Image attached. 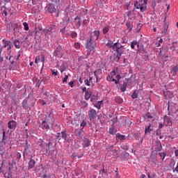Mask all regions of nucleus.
<instances>
[{
  "label": "nucleus",
  "mask_w": 178,
  "mask_h": 178,
  "mask_svg": "<svg viewBox=\"0 0 178 178\" xmlns=\"http://www.w3.org/2000/svg\"><path fill=\"white\" fill-rule=\"evenodd\" d=\"M108 31H109V26H105L103 29V33L104 34H106V33H108Z\"/></svg>",
  "instance_id": "nucleus-32"
},
{
  "label": "nucleus",
  "mask_w": 178,
  "mask_h": 178,
  "mask_svg": "<svg viewBox=\"0 0 178 178\" xmlns=\"http://www.w3.org/2000/svg\"><path fill=\"white\" fill-rule=\"evenodd\" d=\"M175 154L177 156H178V149L175 150Z\"/></svg>",
  "instance_id": "nucleus-58"
},
{
  "label": "nucleus",
  "mask_w": 178,
  "mask_h": 178,
  "mask_svg": "<svg viewBox=\"0 0 178 178\" xmlns=\"http://www.w3.org/2000/svg\"><path fill=\"white\" fill-rule=\"evenodd\" d=\"M3 47L2 48H6L7 47V49L8 51H10V49H12V47H13V45H12V44H10V41L9 40H6L5 39L3 40Z\"/></svg>",
  "instance_id": "nucleus-4"
},
{
  "label": "nucleus",
  "mask_w": 178,
  "mask_h": 178,
  "mask_svg": "<svg viewBox=\"0 0 178 178\" xmlns=\"http://www.w3.org/2000/svg\"><path fill=\"white\" fill-rule=\"evenodd\" d=\"M120 48H122V44H120L119 42H115L113 46V49L117 51V52H119V49Z\"/></svg>",
  "instance_id": "nucleus-8"
},
{
  "label": "nucleus",
  "mask_w": 178,
  "mask_h": 178,
  "mask_svg": "<svg viewBox=\"0 0 178 178\" xmlns=\"http://www.w3.org/2000/svg\"><path fill=\"white\" fill-rule=\"evenodd\" d=\"M178 70V65H177L175 67H172V72L175 74H176Z\"/></svg>",
  "instance_id": "nucleus-33"
},
{
  "label": "nucleus",
  "mask_w": 178,
  "mask_h": 178,
  "mask_svg": "<svg viewBox=\"0 0 178 178\" xmlns=\"http://www.w3.org/2000/svg\"><path fill=\"white\" fill-rule=\"evenodd\" d=\"M61 135H62V133L61 134L58 133L57 137H60Z\"/></svg>",
  "instance_id": "nucleus-62"
},
{
  "label": "nucleus",
  "mask_w": 178,
  "mask_h": 178,
  "mask_svg": "<svg viewBox=\"0 0 178 178\" xmlns=\"http://www.w3.org/2000/svg\"><path fill=\"white\" fill-rule=\"evenodd\" d=\"M162 127H163V124L160 123L159 126V129H162Z\"/></svg>",
  "instance_id": "nucleus-52"
},
{
  "label": "nucleus",
  "mask_w": 178,
  "mask_h": 178,
  "mask_svg": "<svg viewBox=\"0 0 178 178\" xmlns=\"http://www.w3.org/2000/svg\"><path fill=\"white\" fill-rule=\"evenodd\" d=\"M1 52H2V49L0 50V54H1ZM1 62H3V57L0 56V63Z\"/></svg>",
  "instance_id": "nucleus-45"
},
{
  "label": "nucleus",
  "mask_w": 178,
  "mask_h": 178,
  "mask_svg": "<svg viewBox=\"0 0 178 178\" xmlns=\"http://www.w3.org/2000/svg\"><path fill=\"white\" fill-rule=\"evenodd\" d=\"M23 26H24V30H26V31H29V24H27V22H24Z\"/></svg>",
  "instance_id": "nucleus-31"
},
{
  "label": "nucleus",
  "mask_w": 178,
  "mask_h": 178,
  "mask_svg": "<svg viewBox=\"0 0 178 178\" xmlns=\"http://www.w3.org/2000/svg\"><path fill=\"white\" fill-rule=\"evenodd\" d=\"M88 115L90 120H92L95 118L97 117V111L91 108L89 110Z\"/></svg>",
  "instance_id": "nucleus-3"
},
{
  "label": "nucleus",
  "mask_w": 178,
  "mask_h": 178,
  "mask_svg": "<svg viewBox=\"0 0 178 178\" xmlns=\"http://www.w3.org/2000/svg\"><path fill=\"white\" fill-rule=\"evenodd\" d=\"M83 147L86 148V147L90 146V140L88 139H86L83 143Z\"/></svg>",
  "instance_id": "nucleus-19"
},
{
  "label": "nucleus",
  "mask_w": 178,
  "mask_h": 178,
  "mask_svg": "<svg viewBox=\"0 0 178 178\" xmlns=\"http://www.w3.org/2000/svg\"><path fill=\"white\" fill-rule=\"evenodd\" d=\"M116 79L118 81L120 80V75H119V74L116 75Z\"/></svg>",
  "instance_id": "nucleus-56"
},
{
  "label": "nucleus",
  "mask_w": 178,
  "mask_h": 178,
  "mask_svg": "<svg viewBox=\"0 0 178 178\" xmlns=\"http://www.w3.org/2000/svg\"><path fill=\"white\" fill-rule=\"evenodd\" d=\"M113 72H111L108 76H107V81H113Z\"/></svg>",
  "instance_id": "nucleus-23"
},
{
  "label": "nucleus",
  "mask_w": 178,
  "mask_h": 178,
  "mask_svg": "<svg viewBox=\"0 0 178 178\" xmlns=\"http://www.w3.org/2000/svg\"><path fill=\"white\" fill-rule=\"evenodd\" d=\"M74 48H76V49H80L81 45L80 44L79 42H75L74 44Z\"/></svg>",
  "instance_id": "nucleus-27"
},
{
  "label": "nucleus",
  "mask_w": 178,
  "mask_h": 178,
  "mask_svg": "<svg viewBox=\"0 0 178 178\" xmlns=\"http://www.w3.org/2000/svg\"><path fill=\"white\" fill-rule=\"evenodd\" d=\"M35 63H38V60H37V58L35 60Z\"/></svg>",
  "instance_id": "nucleus-64"
},
{
  "label": "nucleus",
  "mask_w": 178,
  "mask_h": 178,
  "mask_svg": "<svg viewBox=\"0 0 178 178\" xmlns=\"http://www.w3.org/2000/svg\"><path fill=\"white\" fill-rule=\"evenodd\" d=\"M137 97H138V95L136 92H134L131 95V97L133 98V99H136V98H137Z\"/></svg>",
  "instance_id": "nucleus-41"
},
{
  "label": "nucleus",
  "mask_w": 178,
  "mask_h": 178,
  "mask_svg": "<svg viewBox=\"0 0 178 178\" xmlns=\"http://www.w3.org/2000/svg\"><path fill=\"white\" fill-rule=\"evenodd\" d=\"M159 42L160 44H162V42H163V40L162 38H161L159 40Z\"/></svg>",
  "instance_id": "nucleus-57"
},
{
  "label": "nucleus",
  "mask_w": 178,
  "mask_h": 178,
  "mask_svg": "<svg viewBox=\"0 0 178 178\" xmlns=\"http://www.w3.org/2000/svg\"><path fill=\"white\" fill-rule=\"evenodd\" d=\"M103 101H99L97 103L95 104V107L97 109H101V105H102Z\"/></svg>",
  "instance_id": "nucleus-18"
},
{
  "label": "nucleus",
  "mask_w": 178,
  "mask_h": 178,
  "mask_svg": "<svg viewBox=\"0 0 178 178\" xmlns=\"http://www.w3.org/2000/svg\"><path fill=\"white\" fill-rule=\"evenodd\" d=\"M34 166H35V160L31 159L29 161V168L33 169V168H34Z\"/></svg>",
  "instance_id": "nucleus-11"
},
{
  "label": "nucleus",
  "mask_w": 178,
  "mask_h": 178,
  "mask_svg": "<svg viewBox=\"0 0 178 178\" xmlns=\"http://www.w3.org/2000/svg\"><path fill=\"white\" fill-rule=\"evenodd\" d=\"M142 5L143 4H138V2L136 1V3H135V8H136V9H140Z\"/></svg>",
  "instance_id": "nucleus-35"
},
{
  "label": "nucleus",
  "mask_w": 178,
  "mask_h": 178,
  "mask_svg": "<svg viewBox=\"0 0 178 178\" xmlns=\"http://www.w3.org/2000/svg\"><path fill=\"white\" fill-rule=\"evenodd\" d=\"M5 152V148L3 147V145H0V155H2Z\"/></svg>",
  "instance_id": "nucleus-30"
},
{
  "label": "nucleus",
  "mask_w": 178,
  "mask_h": 178,
  "mask_svg": "<svg viewBox=\"0 0 178 178\" xmlns=\"http://www.w3.org/2000/svg\"><path fill=\"white\" fill-rule=\"evenodd\" d=\"M90 98H91V92H86L85 93V99H90Z\"/></svg>",
  "instance_id": "nucleus-21"
},
{
  "label": "nucleus",
  "mask_w": 178,
  "mask_h": 178,
  "mask_svg": "<svg viewBox=\"0 0 178 178\" xmlns=\"http://www.w3.org/2000/svg\"><path fill=\"white\" fill-rule=\"evenodd\" d=\"M172 122L170 121V119H169V117L165 116L164 117V124L167 126V124H170Z\"/></svg>",
  "instance_id": "nucleus-13"
},
{
  "label": "nucleus",
  "mask_w": 178,
  "mask_h": 178,
  "mask_svg": "<svg viewBox=\"0 0 178 178\" xmlns=\"http://www.w3.org/2000/svg\"><path fill=\"white\" fill-rule=\"evenodd\" d=\"M36 60H38V62H40V60H41V57H40V56H37Z\"/></svg>",
  "instance_id": "nucleus-54"
},
{
  "label": "nucleus",
  "mask_w": 178,
  "mask_h": 178,
  "mask_svg": "<svg viewBox=\"0 0 178 178\" xmlns=\"http://www.w3.org/2000/svg\"><path fill=\"white\" fill-rule=\"evenodd\" d=\"M175 171L178 172V165H177V167L175 168Z\"/></svg>",
  "instance_id": "nucleus-63"
},
{
  "label": "nucleus",
  "mask_w": 178,
  "mask_h": 178,
  "mask_svg": "<svg viewBox=\"0 0 178 178\" xmlns=\"http://www.w3.org/2000/svg\"><path fill=\"white\" fill-rule=\"evenodd\" d=\"M137 44V41H134V42H131V48L132 49H136V44Z\"/></svg>",
  "instance_id": "nucleus-29"
},
{
  "label": "nucleus",
  "mask_w": 178,
  "mask_h": 178,
  "mask_svg": "<svg viewBox=\"0 0 178 178\" xmlns=\"http://www.w3.org/2000/svg\"><path fill=\"white\" fill-rule=\"evenodd\" d=\"M114 44H113V42L112 40H108L106 43V47H108V48H112L113 49Z\"/></svg>",
  "instance_id": "nucleus-17"
},
{
  "label": "nucleus",
  "mask_w": 178,
  "mask_h": 178,
  "mask_svg": "<svg viewBox=\"0 0 178 178\" xmlns=\"http://www.w3.org/2000/svg\"><path fill=\"white\" fill-rule=\"evenodd\" d=\"M140 178H145V175L144 174L141 175Z\"/></svg>",
  "instance_id": "nucleus-59"
},
{
  "label": "nucleus",
  "mask_w": 178,
  "mask_h": 178,
  "mask_svg": "<svg viewBox=\"0 0 178 178\" xmlns=\"http://www.w3.org/2000/svg\"><path fill=\"white\" fill-rule=\"evenodd\" d=\"M61 137H62V138H64V140H66V138H67V134H66V132L62 131Z\"/></svg>",
  "instance_id": "nucleus-28"
},
{
  "label": "nucleus",
  "mask_w": 178,
  "mask_h": 178,
  "mask_svg": "<svg viewBox=\"0 0 178 178\" xmlns=\"http://www.w3.org/2000/svg\"><path fill=\"white\" fill-rule=\"evenodd\" d=\"M113 81L115 82V84H119V80L118 79H113Z\"/></svg>",
  "instance_id": "nucleus-49"
},
{
  "label": "nucleus",
  "mask_w": 178,
  "mask_h": 178,
  "mask_svg": "<svg viewBox=\"0 0 178 178\" xmlns=\"http://www.w3.org/2000/svg\"><path fill=\"white\" fill-rule=\"evenodd\" d=\"M66 30V27H64L63 29H60V33H65Z\"/></svg>",
  "instance_id": "nucleus-50"
},
{
  "label": "nucleus",
  "mask_w": 178,
  "mask_h": 178,
  "mask_svg": "<svg viewBox=\"0 0 178 178\" xmlns=\"http://www.w3.org/2000/svg\"><path fill=\"white\" fill-rule=\"evenodd\" d=\"M140 12H145L147 10V0H143V4L140 6Z\"/></svg>",
  "instance_id": "nucleus-9"
},
{
  "label": "nucleus",
  "mask_w": 178,
  "mask_h": 178,
  "mask_svg": "<svg viewBox=\"0 0 178 178\" xmlns=\"http://www.w3.org/2000/svg\"><path fill=\"white\" fill-rule=\"evenodd\" d=\"M156 150L159 152L162 150V145H159V147H156Z\"/></svg>",
  "instance_id": "nucleus-42"
},
{
  "label": "nucleus",
  "mask_w": 178,
  "mask_h": 178,
  "mask_svg": "<svg viewBox=\"0 0 178 178\" xmlns=\"http://www.w3.org/2000/svg\"><path fill=\"white\" fill-rule=\"evenodd\" d=\"M127 27H128L129 30H131V27H130V23L127 24Z\"/></svg>",
  "instance_id": "nucleus-55"
},
{
  "label": "nucleus",
  "mask_w": 178,
  "mask_h": 178,
  "mask_svg": "<svg viewBox=\"0 0 178 178\" xmlns=\"http://www.w3.org/2000/svg\"><path fill=\"white\" fill-rule=\"evenodd\" d=\"M117 99H118V101L117 102L118 104H122V98L118 97Z\"/></svg>",
  "instance_id": "nucleus-48"
},
{
  "label": "nucleus",
  "mask_w": 178,
  "mask_h": 178,
  "mask_svg": "<svg viewBox=\"0 0 178 178\" xmlns=\"http://www.w3.org/2000/svg\"><path fill=\"white\" fill-rule=\"evenodd\" d=\"M55 119L54 118V114L50 113L47 114L45 117V120L42 122V130H49V129L54 128V123Z\"/></svg>",
  "instance_id": "nucleus-2"
},
{
  "label": "nucleus",
  "mask_w": 178,
  "mask_h": 178,
  "mask_svg": "<svg viewBox=\"0 0 178 178\" xmlns=\"http://www.w3.org/2000/svg\"><path fill=\"white\" fill-rule=\"evenodd\" d=\"M55 56L58 58H62L63 56V53H62V47L58 46L56 49L54 51Z\"/></svg>",
  "instance_id": "nucleus-5"
},
{
  "label": "nucleus",
  "mask_w": 178,
  "mask_h": 178,
  "mask_svg": "<svg viewBox=\"0 0 178 178\" xmlns=\"http://www.w3.org/2000/svg\"><path fill=\"white\" fill-rule=\"evenodd\" d=\"M164 60H165V62L168 61V60H169V56H166L164 58Z\"/></svg>",
  "instance_id": "nucleus-53"
},
{
  "label": "nucleus",
  "mask_w": 178,
  "mask_h": 178,
  "mask_svg": "<svg viewBox=\"0 0 178 178\" xmlns=\"http://www.w3.org/2000/svg\"><path fill=\"white\" fill-rule=\"evenodd\" d=\"M8 129H11L13 130L14 129H16V122L15 121H10L8 123Z\"/></svg>",
  "instance_id": "nucleus-7"
},
{
  "label": "nucleus",
  "mask_w": 178,
  "mask_h": 178,
  "mask_svg": "<svg viewBox=\"0 0 178 178\" xmlns=\"http://www.w3.org/2000/svg\"><path fill=\"white\" fill-rule=\"evenodd\" d=\"M85 84H86V86H91V82L88 79H86Z\"/></svg>",
  "instance_id": "nucleus-37"
},
{
  "label": "nucleus",
  "mask_w": 178,
  "mask_h": 178,
  "mask_svg": "<svg viewBox=\"0 0 178 178\" xmlns=\"http://www.w3.org/2000/svg\"><path fill=\"white\" fill-rule=\"evenodd\" d=\"M49 12H50V13H55V12H56V8L55 6L51 5L49 7Z\"/></svg>",
  "instance_id": "nucleus-15"
},
{
  "label": "nucleus",
  "mask_w": 178,
  "mask_h": 178,
  "mask_svg": "<svg viewBox=\"0 0 178 178\" xmlns=\"http://www.w3.org/2000/svg\"><path fill=\"white\" fill-rule=\"evenodd\" d=\"M41 60H42V63H44L45 62V57L42 56L41 57Z\"/></svg>",
  "instance_id": "nucleus-51"
},
{
  "label": "nucleus",
  "mask_w": 178,
  "mask_h": 178,
  "mask_svg": "<svg viewBox=\"0 0 178 178\" xmlns=\"http://www.w3.org/2000/svg\"><path fill=\"white\" fill-rule=\"evenodd\" d=\"M60 70L61 73H63V72H65V70H66V67H65L64 65H61L60 67Z\"/></svg>",
  "instance_id": "nucleus-38"
},
{
  "label": "nucleus",
  "mask_w": 178,
  "mask_h": 178,
  "mask_svg": "<svg viewBox=\"0 0 178 178\" xmlns=\"http://www.w3.org/2000/svg\"><path fill=\"white\" fill-rule=\"evenodd\" d=\"M85 126H87V122H86V121H82L81 124V127H82V129H83L85 127Z\"/></svg>",
  "instance_id": "nucleus-36"
},
{
  "label": "nucleus",
  "mask_w": 178,
  "mask_h": 178,
  "mask_svg": "<svg viewBox=\"0 0 178 178\" xmlns=\"http://www.w3.org/2000/svg\"><path fill=\"white\" fill-rule=\"evenodd\" d=\"M51 73H52L53 76H55V77H56V76H58V71L55 72L51 70Z\"/></svg>",
  "instance_id": "nucleus-43"
},
{
  "label": "nucleus",
  "mask_w": 178,
  "mask_h": 178,
  "mask_svg": "<svg viewBox=\"0 0 178 178\" xmlns=\"http://www.w3.org/2000/svg\"><path fill=\"white\" fill-rule=\"evenodd\" d=\"M126 87H127V83L126 82H124L120 88L122 92H124V91H126Z\"/></svg>",
  "instance_id": "nucleus-20"
},
{
  "label": "nucleus",
  "mask_w": 178,
  "mask_h": 178,
  "mask_svg": "<svg viewBox=\"0 0 178 178\" xmlns=\"http://www.w3.org/2000/svg\"><path fill=\"white\" fill-rule=\"evenodd\" d=\"M5 178H12V172L9 171L8 173L4 175Z\"/></svg>",
  "instance_id": "nucleus-26"
},
{
  "label": "nucleus",
  "mask_w": 178,
  "mask_h": 178,
  "mask_svg": "<svg viewBox=\"0 0 178 178\" xmlns=\"http://www.w3.org/2000/svg\"><path fill=\"white\" fill-rule=\"evenodd\" d=\"M102 74V70H97L96 71H95V72H94V74H95V77H96V79H97V81L98 82V77H99V76L100 75V74Z\"/></svg>",
  "instance_id": "nucleus-12"
},
{
  "label": "nucleus",
  "mask_w": 178,
  "mask_h": 178,
  "mask_svg": "<svg viewBox=\"0 0 178 178\" xmlns=\"http://www.w3.org/2000/svg\"><path fill=\"white\" fill-rule=\"evenodd\" d=\"M152 131V129L151 128V124H149L148 127H145V133L146 134H149Z\"/></svg>",
  "instance_id": "nucleus-16"
},
{
  "label": "nucleus",
  "mask_w": 178,
  "mask_h": 178,
  "mask_svg": "<svg viewBox=\"0 0 178 178\" xmlns=\"http://www.w3.org/2000/svg\"><path fill=\"white\" fill-rule=\"evenodd\" d=\"M99 37V31H94L90 35V40L87 42L86 48L88 49V54L90 55L91 52H95V48H97V40Z\"/></svg>",
  "instance_id": "nucleus-1"
},
{
  "label": "nucleus",
  "mask_w": 178,
  "mask_h": 178,
  "mask_svg": "<svg viewBox=\"0 0 178 178\" xmlns=\"http://www.w3.org/2000/svg\"><path fill=\"white\" fill-rule=\"evenodd\" d=\"M87 90V88L84 87L82 88V91H86Z\"/></svg>",
  "instance_id": "nucleus-61"
},
{
  "label": "nucleus",
  "mask_w": 178,
  "mask_h": 178,
  "mask_svg": "<svg viewBox=\"0 0 178 178\" xmlns=\"http://www.w3.org/2000/svg\"><path fill=\"white\" fill-rule=\"evenodd\" d=\"M146 118H148V119H152V116H151V114H149V113H147L146 114Z\"/></svg>",
  "instance_id": "nucleus-44"
},
{
  "label": "nucleus",
  "mask_w": 178,
  "mask_h": 178,
  "mask_svg": "<svg viewBox=\"0 0 178 178\" xmlns=\"http://www.w3.org/2000/svg\"><path fill=\"white\" fill-rule=\"evenodd\" d=\"M116 137L118 140H120V141H123V140H126V136L122 135L120 134H118Z\"/></svg>",
  "instance_id": "nucleus-14"
},
{
  "label": "nucleus",
  "mask_w": 178,
  "mask_h": 178,
  "mask_svg": "<svg viewBox=\"0 0 178 178\" xmlns=\"http://www.w3.org/2000/svg\"><path fill=\"white\" fill-rule=\"evenodd\" d=\"M116 129H115L113 127L109 129L110 134H116Z\"/></svg>",
  "instance_id": "nucleus-24"
},
{
  "label": "nucleus",
  "mask_w": 178,
  "mask_h": 178,
  "mask_svg": "<svg viewBox=\"0 0 178 178\" xmlns=\"http://www.w3.org/2000/svg\"><path fill=\"white\" fill-rule=\"evenodd\" d=\"M156 136H159V134H161V130L160 129H157L156 131Z\"/></svg>",
  "instance_id": "nucleus-46"
},
{
  "label": "nucleus",
  "mask_w": 178,
  "mask_h": 178,
  "mask_svg": "<svg viewBox=\"0 0 178 178\" xmlns=\"http://www.w3.org/2000/svg\"><path fill=\"white\" fill-rule=\"evenodd\" d=\"M159 156H161V158H162V161L165 160V158L166 157V153L165 152H160L159 153Z\"/></svg>",
  "instance_id": "nucleus-25"
},
{
  "label": "nucleus",
  "mask_w": 178,
  "mask_h": 178,
  "mask_svg": "<svg viewBox=\"0 0 178 178\" xmlns=\"http://www.w3.org/2000/svg\"><path fill=\"white\" fill-rule=\"evenodd\" d=\"M14 45L17 49H19L20 48V42L19 40H15Z\"/></svg>",
  "instance_id": "nucleus-22"
},
{
  "label": "nucleus",
  "mask_w": 178,
  "mask_h": 178,
  "mask_svg": "<svg viewBox=\"0 0 178 178\" xmlns=\"http://www.w3.org/2000/svg\"><path fill=\"white\" fill-rule=\"evenodd\" d=\"M72 158H76V154H72Z\"/></svg>",
  "instance_id": "nucleus-60"
},
{
  "label": "nucleus",
  "mask_w": 178,
  "mask_h": 178,
  "mask_svg": "<svg viewBox=\"0 0 178 178\" xmlns=\"http://www.w3.org/2000/svg\"><path fill=\"white\" fill-rule=\"evenodd\" d=\"M67 79H69V76L65 75L64 79H63V83H67Z\"/></svg>",
  "instance_id": "nucleus-39"
},
{
  "label": "nucleus",
  "mask_w": 178,
  "mask_h": 178,
  "mask_svg": "<svg viewBox=\"0 0 178 178\" xmlns=\"http://www.w3.org/2000/svg\"><path fill=\"white\" fill-rule=\"evenodd\" d=\"M68 86H70V87L73 88V87H74V83H73V82H72V81L69 82V83H68Z\"/></svg>",
  "instance_id": "nucleus-47"
},
{
  "label": "nucleus",
  "mask_w": 178,
  "mask_h": 178,
  "mask_svg": "<svg viewBox=\"0 0 178 178\" xmlns=\"http://www.w3.org/2000/svg\"><path fill=\"white\" fill-rule=\"evenodd\" d=\"M71 37H72V38H75V37H77V33L76 32H72L70 34Z\"/></svg>",
  "instance_id": "nucleus-40"
},
{
  "label": "nucleus",
  "mask_w": 178,
  "mask_h": 178,
  "mask_svg": "<svg viewBox=\"0 0 178 178\" xmlns=\"http://www.w3.org/2000/svg\"><path fill=\"white\" fill-rule=\"evenodd\" d=\"M5 140H6V134L5 131H3V138H2V141L3 143H5Z\"/></svg>",
  "instance_id": "nucleus-34"
},
{
  "label": "nucleus",
  "mask_w": 178,
  "mask_h": 178,
  "mask_svg": "<svg viewBox=\"0 0 178 178\" xmlns=\"http://www.w3.org/2000/svg\"><path fill=\"white\" fill-rule=\"evenodd\" d=\"M22 106L24 109H27L29 106H31V104H30V99L26 98L23 102H22Z\"/></svg>",
  "instance_id": "nucleus-6"
},
{
  "label": "nucleus",
  "mask_w": 178,
  "mask_h": 178,
  "mask_svg": "<svg viewBox=\"0 0 178 178\" xmlns=\"http://www.w3.org/2000/svg\"><path fill=\"white\" fill-rule=\"evenodd\" d=\"M75 24L78 26L80 27V26L81 25V18L79 17H76L75 19Z\"/></svg>",
  "instance_id": "nucleus-10"
}]
</instances>
